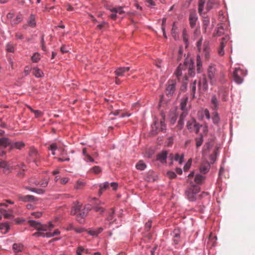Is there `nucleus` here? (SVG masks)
<instances>
[{
    "label": "nucleus",
    "mask_w": 255,
    "mask_h": 255,
    "mask_svg": "<svg viewBox=\"0 0 255 255\" xmlns=\"http://www.w3.org/2000/svg\"><path fill=\"white\" fill-rule=\"evenodd\" d=\"M103 204L104 203H102L101 202H99V203H97L96 205L94 207V210L97 212H100V213H103L105 211V209L102 207L100 206V205Z\"/></svg>",
    "instance_id": "29"
},
{
    "label": "nucleus",
    "mask_w": 255,
    "mask_h": 255,
    "mask_svg": "<svg viewBox=\"0 0 255 255\" xmlns=\"http://www.w3.org/2000/svg\"><path fill=\"white\" fill-rule=\"evenodd\" d=\"M192 160L190 159L188 160V162L186 163L183 167V169L185 171H187L190 168L191 165Z\"/></svg>",
    "instance_id": "53"
},
{
    "label": "nucleus",
    "mask_w": 255,
    "mask_h": 255,
    "mask_svg": "<svg viewBox=\"0 0 255 255\" xmlns=\"http://www.w3.org/2000/svg\"><path fill=\"white\" fill-rule=\"evenodd\" d=\"M25 189L27 190H28L29 191H32V192H36L39 194H43L45 192V190H44L42 189H35V188H30V187H26Z\"/></svg>",
    "instance_id": "36"
},
{
    "label": "nucleus",
    "mask_w": 255,
    "mask_h": 255,
    "mask_svg": "<svg viewBox=\"0 0 255 255\" xmlns=\"http://www.w3.org/2000/svg\"><path fill=\"white\" fill-rule=\"evenodd\" d=\"M0 168L3 169V171L5 174H8L12 169V167L4 161L0 162Z\"/></svg>",
    "instance_id": "15"
},
{
    "label": "nucleus",
    "mask_w": 255,
    "mask_h": 255,
    "mask_svg": "<svg viewBox=\"0 0 255 255\" xmlns=\"http://www.w3.org/2000/svg\"><path fill=\"white\" fill-rule=\"evenodd\" d=\"M130 69L129 67H120L115 71L116 75L118 76H122L124 74L128 72Z\"/></svg>",
    "instance_id": "22"
},
{
    "label": "nucleus",
    "mask_w": 255,
    "mask_h": 255,
    "mask_svg": "<svg viewBox=\"0 0 255 255\" xmlns=\"http://www.w3.org/2000/svg\"><path fill=\"white\" fill-rule=\"evenodd\" d=\"M183 40L186 43L188 41V36H187V33H186V31L185 30H184L183 31Z\"/></svg>",
    "instance_id": "64"
},
{
    "label": "nucleus",
    "mask_w": 255,
    "mask_h": 255,
    "mask_svg": "<svg viewBox=\"0 0 255 255\" xmlns=\"http://www.w3.org/2000/svg\"><path fill=\"white\" fill-rule=\"evenodd\" d=\"M229 40V37L228 36H225L222 38V41L220 43V47L224 48L225 46V43Z\"/></svg>",
    "instance_id": "45"
},
{
    "label": "nucleus",
    "mask_w": 255,
    "mask_h": 255,
    "mask_svg": "<svg viewBox=\"0 0 255 255\" xmlns=\"http://www.w3.org/2000/svg\"><path fill=\"white\" fill-rule=\"evenodd\" d=\"M28 25L30 27H34L36 25L35 16L33 14H31L27 21Z\"/></svg>",
    "instance_id": "26"
},
{
    "label": "nucleus",
    "mask_w": 255,
    "mask_h": 255,
    "mask_svg": "<svg viewBox=\"0 0 255 255\" xmlns=\"http://www.w3.org/2000/svg\"><path fill=\"white\" fill-rule=\"evenodd\" d=\"M85 183L80 181H78L76 184L75 185V188L76 189H81L84 186Z\"/></svg>",
    "instance_id": "51"
},
{
    "label": "nucleus",
    "mask_w": 255,
    "mask_h": 255,
    "mask_svg": "<svg viewBox=\"0 0 255 255\" xmlns=\"http://www.w3.org/2000/svg\"><path fill=\"white\" fill-rule=\"evenodd\" d=\"M200 127V125L194 119H191L187 122V128L191 132L194 131L196 133H198Z\"/></svg>",
    "instance_id": "9"
},
{
    "label": "nucleus",
    "mask_w": 255,
    "mask_h": 255,
    "mask_svg": "<svg viewBox=\"0 0 255 255\" xmlns=\"http://www.w3.org/2000/svg\"><path fill=\"white\" fill-rule=\"evenodd\" d=\"M115 213V211L114 209L112 208L111 209V212L110 213L109 216L107 218V220L108 221H111L113 219V216Z\"/></svg>",
    "instance_id": "56"
},
{
    "label": "nucleus",
    "mask_w": 255,
    "mask_h": 255,
    "mask_svg": "<svg viewBox=\"0 0 255 255\" xmlns=\"http://www.w3.org/2000/svg\"><path fill=\"white\" fill-rule=\"evenodd\" d=\"M196 84L197 81L195 80L190 86V89L191 91V94L193 95V97H194L195 92H196Z\"/></svg>",
    "instance_id": "43"
},
{
    "label": "nucleus",
    "mask_w": 255,
    "mask_h": 255,
    "mask_svg": "<svg viewBox=\"0 0 255 255\" xmlns=\"http://www.w3.org/2000/svg\"><path fill=\"white\" fill-rule=\"evenodd\" d=\"M60 49L63 53H67L69 51L68 48L65 45L62 46Z\"/></svg>",
    "instance_id": "62"
},
{
    "label": "nucleus",
    "mask_w": 255,
    "mask_h": 255,
    "mask_svg": "<svg viewBox=\"0 0 255 255\" xmlns=\"http://www.w3.org/2000/svg\"><path fill=\"white\" fill-rule=\"evenodd\" d=\"M187 115V112H183L180 115L179 120L178 122L177 127L179 129L182 128L184 125V120Z\"/></svg>",
    "instance_id": "18"
},
{
    "label": "nucleus",
    "mask_w": 255,
    "mask_h": 255,
    "mask_svg": "<svg viewBox=\"0 0 255 255\" xmlns=\"http://www.w3.org/2000/svg\"><path fill=\"white\" fill-rule=\"evenodd\" d=\"M85 251L82 247H79L77 250L76 253L77 255H82V253Z\"/></svg>",
    "instance_id": "58"
},
{
    "label": "nucleus",
    "mask_w": 255,
    "mask_h": 255,
    "mask_svg": "<svg viewBox=\"0 0 255 255\" xmlns=\"http://www.w3.org/2000/svg\"><path fill=\"white\" fill-rule=\"evenodd\" d=\"M210 165L208 162H203L200 166V171L201 173L205 174L210 169Z\"/></svg>",
    "instance_id": "17"
},
{
    "label": "nucleus",
    "mask_w": 255,
    "mask_h": 255,
    "mask_svg": "<svg viewBox=\"0 0 255 255\" xmlns=\"http://www.w3.org/2000/svg\"><path fill=\"white\" fill-rule=\"evenodd\" d=\"M184 155L183 154L180 155L179 154H176L174 157V160L178 161L180 164H181L183 162Z\"/></svg>",
    "instance_id": "44"
},
{
    "label": "nucleus",
    "mask_w": 255,
    "mask_h": 255,
    "mask_svg": "<svg viewBox=\"0 0 255 255\" xmlns=\"http://www.w3.org/2000/svg\"><path fill=\"white\" fill-rule=\"evenodd\" d=\"M151 128V133L152 135H156L160 131L165 132L166 130V125L165 124L164 118H162L160 123L155 122L154 125H152Z\"/></svg>",
    "instance_id": "6"
},
{
    "label": "nucleus",
    "mask_w": 255,
    "mask_h": 255,
    "mask_svg": "<svg viewBox=\"0 0 255 255\" xmlns=\"http://www.w3.org/2000/svg\"><path fill=\"white\" fill-rule=\"evenodd\" d=\"M112 113L116 116L120 115V117H122V118L126 117V116L129 117L130 116V114L126 113V112H122L121 110H116L114 112H113Z\"/></svg>",
    "instance_id": "31"
},
{
    "label": "nucleus",
    "mask_w": 255,
    "mask_h": 255,
    "mask_svg": "<svg viewBox=\"0 0 255 255\" xmlns=\"http://www.w3.org/2000/svg\"><path fill=\"white\" fill-rule=\"evenodd\" d=\"M204 179H205L204 176H203L201 175L198 174L195 176L194 181L197 184H201L202 183Z\"/></svg>",
    "instance_id": "33"
},
{
    "label": "nucleus",
    "mask_w": 255,
    "mask_h": 255,
    "mask_svg": "<svg viewBox=\"0 0 255 255\" xmlns=\"http://www.w3.org/2000/svg\"><path fill=\"white\" fill-rule=\"evenodd\" d=\"M40 55L38 53H35L31 57L33 62H37L40 60Z\"/></svg>",
    "instance_id": "48"
},
{
    "label": "nucleus",
    "mask_w": 255,
    "mask_h": 255,
    "mask_svg": "<svg viewBox=\"0 0 255 255\" xmlns=\"http://www.w3.org/2000/svg\"><path fill=\"white\" fill-rule=\"evenodd\" d=\"M37 154V151L35 148H31L29 155L30 156L33 157L34 159L36 158V156Z\"/></svg>",
    "instance_id": "50"
},
{
    "label": "nucleus",
    "mask_w": 255,
    "mask_h": 255,
    "mask_svg": "<svg viewBox=\"0 0 255 255\" xmlns=\"http://www.w3.org/2000/svg\"><path fill=\"white\" fill-rule=\"evenodd\" d=\"M11 141L7 137H3L0 138V149H5L6 147L10 148Z\"/></svg>",
    "instance_id": "13"
},
{
    "label": "nucleus",
    "mask_w": 255,
    "mask_h": 255,
    "mask_svg": "<svg viewBox=\"0 0 255 255\" xmlns=\"http://www.w3.org/2000/svg\"><path fill=\"white\" fill-rule=\"evenodd\" d=\"M19 200L27 202H34L36 200V198L32 195H26L23 196L22 195H18L17 196Z\"/></svg>",
    "instance_id": "14"
},
{
    "label": "nucleus",
    "mask_w": 255,
    "mask_h": 255,
    "mask_svg": "<svg viewBox=\"0 0 255 255\" xmlns=\"http://www.w3.org/2000/svg\"><path fill=\"white\" fill-rule=\"evenodd\" d=\"M210 24V20L209 18L207 17H205L203 20V27L204 29V31L205 33H210L211 29L213 28V25H212L210 28H208V26Z\"/></svg>",
    "instance_id": "12"
},
{
    "label": "nucleus",
    "mask_w": 255,
    "mask_h": 255,
    "mask_svg": "<svg viewBox=\"0 0 255 255\" xmlns=\"http://www.w3.org/2000/svg\"><path fill=\"white\" fill-rule=\"evenodd\" d=\"M109 187V183L108 182H105L104 183L100 185V188H101V190H105L107 189Z\"/></svg>",
    "instance_id": "55"
},
{
    "label": "nucleus",
    "mask_w": 255,
    "mask_h": 255,
    "mask_svg": "<svg viewBox=\"0 0 255 255\" xmlns=\"http://www.w3.org/2000/svg\"><path fill=\"white\" fill-rule=\"evenodd\" d=\"M189 22L190 25L191 27H194L195 26L196 21L197 20V16L195 12H191L189 15Z\"/></svg>",
    "instance_id": "19"
},
{
    "label": "nucleus",
    "mask_w": 255,
    "mask_h": 255,
    "mask_svg": "<svg viewBox=\"0 0 255 255\" xmlns=\"http://www.w3.org/2000/svg\"><path fill=\"white\" fill-rule=\"evenodd\" d=\"M31 215L34 216L36 218H39L42 216V212H36L31 213Z\"/></svg>",
    "instance_id": "59"
},
{
    "label": "nucleus",
    "mask_w": 255,
    "mask_h": 255,
    "mask_svg": "<svg viewBox=\"0 0 255 255\" xmlns=\"http://www.w3.org/2000/svg\"><path fill=\"white\" fill-rule=\"evenodd\" d=\"M224 33V29L222 27H219L214 33L213 36L214 37L220 36Z\"/></svg>",
    "instance_id": "40"
},
{
    "label": "nucleus",
    "mask_w": 255,
    "mask_h": 255,
    "mask_svg": "<svg viewBox=\"0 0 255 255\" xmlns=\"http://www.w3.org/2000/svg\"><path fill=\"white\" fill-rule=\"evenodd\" d=\"M177 27L176 26L175 23L173 24L172 29L171 31V34L175 40H177L178 38V35L176 32Z\"/></svg>",
    "instance_id": "34"
},
{
    "label": "nucleus",
    "mask_w": 255,
    "mask_h": 255,
    "mask_svg": "<svg viewBox=\"0 0 255 255\" xmlns=\"http://www.w3.org/2000/svg\"><path fill=\"white\" fill-rule=\"evenodd\" d=\"M33 74L37 78L41 77L43 76L42 72L37 68H34L32 71Z\"/></svg>",
    "instance_id": "32"
},
{
    "label": "nucleus",
    "mask_w": 255,
    "mask_h": 255,
    "mask_svg": "<svg viewBox=\"0 0 255 255\" xmlns=\"http://www.w3.org/2000/svg\"><path fill=\"white\" fill-rule=\"evenodd\" d=\"M212 146V144L210 143V142L206 143L203 149V152L204 153H205L207 151H208Z\"/></svg>",
    "instance_id": "49"
},
{
    "label": "nucleus",
    "mask_w": 255,
    "mask_h": 255,
    "mask_svg": "<svg viewBox=\"0 0 255 255\" xmlns=\"http://www.w3.org/2000/svg\"><path fill=\"white\" fill-rule=\"evenodd\" d=\"M49 182V180L47 179H44L40 182H36V185H39L41 187H45L47 186Z\"/></svg>",
    "instance_id": "42"
},
{
    "label": "nucleus",
    "mask_w": 255,
    "mask_h": 255,
    "mask_svg": "<svg viewBox=\"0 0 255 255\" xmlns=\"http://www.w3.org/2000/svg\"><path fill=\"white\" fill-rule=\"evenodd\" d=\"M246 75L244 70L240 68H236L233 72V80L238 84H241L243 82V77Z\"/></svg>",
    "instance_id": "7"
},
{
    "label": "nucleus",
    "mask_w": 255,
    "mask_h": 255,
    "mask_svg": "<svg viewBox=\"0 0 255 255\" xmlns=\"http://www.w3.org/2000/svg\"><path fill=\"white\" fill-rule=\"evenodd\" d=\"M25 146V144L22 141H18L12 143L11 142L10 148V150H11L13 148H16L17 149H21Z\"/></svg>",
    "instance_id": "21"
},
{
    "label": "nucleus",
    "mask_w": 255,
    "mask_h": 255,
    "mask_svg": "<svg viewBox=\"0 0 255 255\" xmlns=\"http://www.w3.org/2000/svg\"><path fill=\"white\" fill-rule=\"evenodd\" d=\"M214 2L212 0H209L207 3L206 9L207 11L210 10L213 7Z\"/></svg>",
    "instance_id": "52"
},
{
    "label": "nucleus",
    "mask_w": 255,
    "mask_h": 255,
    "mask_svg": "<svg viewBox=\"0 0 255 255\" xmlns=\"http://www.w3.org/2000/svg\"><path fill=\"white\" fill-rule=\"evenodd\" d=\"M6 51L8 52H13L14 51V47L11 43H8L6 45Z\"/></svg>",
    "instance_id": "47"
},
{
    "label": "nucleus",
    "mask_w": 255,
    "mask_h": 255,
    "mask_svg": "<svg viewBox=\"0 0 255 255\" xmlns=\"http://www.w3.org/2000/svg\"><path fill=\"white\" fill-rule=\"evenodd\" d=\"M4 228L6 229V232L9 230V226L7 223L0 225V229Z\"/></svg>",
    "instance_id": "60"
},
{
    "label": "nucleus",
    "mask_w": 255,
    "mask_h": 255,
    "mask_svg": "<svg viewBox=\"0 0 255 255\" xmlns=\"http://www.w3.org/2000/svg\"><path fill=\"white\" fill-rule=\"evenodd\" d=\"M168 177L170 179L175 178L176 177V174L172 171H169L167 173Z\"/></svg>",
    "instance_id": "57"
},
{
    "label": "nucleus",
    "mask_w": 255,
    "mask_h": 255,
    "mask_svg": "<svg viewBox=\"0 0 255 255\" xmlns=\"http://www.w3.org/2000/svg\"><path fill=\"white\" fill-rule=\"evenodd\" d=\"M198 90L201 92H205L208 88L207 79L205 76L199 80L198 82Z\"/></svg>",
    "instance_id": "10"
},
{
    "label": "nucleus",
    "mask_w": 255,
    "mask_h": 255,
    "mask_svg": "<svg viewBox=\"0 0 255 255\" xmlns=\"http://www.w3.org/2000/svg\"><path fill=\"white\" fill-rule=\"evenodd\" d=\"M195 142L196 147H199L202 144L203 142V136L201 135L199 137H196L195 138Z\"/></svg>",
    "instance_id": "41"
},
{
    "label": "nucleus",
    "mask_w": 255,
    "mask_h": 255,
    "mask_svg": "<svg viewBox=\"0 0 255 255\" xmlns=\"http://www.w3.org/2000/svg\"><path fill=\"white\" fill-rule=\"evenodd\" d=\"M185 69H188V74L192 76L194 75V70L193 68V63L191 62L190 59L186 58L185 59Z\"/></svg>",
    "instance_id": "11"
},
{
    "label": "nucleus",
    "mask_w": 255,
    "mask_h": 255,
    "mask_svg": "<svg viewBox=\"0 0 255 255\" xmlns=\"http://www.w3.org/2000/svg\"><path fill=\"white\" fill-rule=\"evenodd\" d=\"M180 232L179 229H175L172 233L173 241L175 244H177L180 241Z\"/></svg>",
    "instance_id": "20"
},
{
    "label": "nucleus",
    "mask_w": 255,
    "mask_h": 255,
    "mask_svg": "<svg viewBox=\"0 0 255 255\" xmlns=\"http://www.w3.org/2000/svg\"><path fill=\"white\" fill-rule=\"evenodd\" d=\"M81 208L82 204L77 202L71 210V214L76 215V220L81 224L84 223L85 218L91 210V206L89 205H86L83 209Z\"/></svg>",
    "instance_id": "3"
},
{
    "label": "nucleus",
    "mask_w": 255,
    "mask_h": 255,
    "mask_svg": "<svg viewBox=\"0 0 255 255\" xmlns=\"http://www.w3.org/2000/svg\"><path fill=\"white\" fill-rule=\"evenodd\" d=\"M60 232L58 229L54 230L53 233H51L50 231H48L47 234V238H51L55 236L58 235L60 234Z\"/></svg>",
    "instance_id": "46"
},
{
    "label": "nucleus",
    "mask_w": 255,
    "mask_h": 255,
    "mask_svg": "<svg viewBox=\"0 0 255 255\" xmlns=\"http://www.w3.org/2000/svg\"><path fill=\"white\" fill-rule=\"evenodd\" d=\"M88 233L93 236H97L98 235L96 230L94 229H90L88 231Z\"/></svg>",
    "instance_id": "54"
},
{
    "label": "nucleus",
    "mask_w": 255,
    "mask_h": 255,
    "mask_svg": "<svg viewBox=\"0 0 255 255\" xmlns=\"http://www.w3.org/2000/svg\"><path fill=\"white\" fill-rule=\"evenodd\" d=\"M167 152L164 151L159 153L157 156V160L160 161L161 162L163 163L166 162L167 158Z\"/></svg>",
    "instance_id": "23"
},
{
    "label": "nucleus",
    "mask_w": 255,
    "mask_h": 255,
    "mask_svg": "<svg viewBox=\"0 0 255 255\" xmlns=\"http://www.w3.org/2000/svg\"><path fill=\"white\" fill-rule=\"evenodd\" d=\"M69 180V178L64 177V178H61L60 179V182L61 184H65L66 183H67L68 182Z\"/></svg>",
    "instance_id": "63"
},
{
    "label": "nucleus",
    "mask_w": 255,
    "mask_h": 255,
    "mask_svg": "<svg viewBox=\"0 0 255 255\" xmlns=\"http://www.w3.org/2000/svg\"><path fill=\"white\" fill-rule=\"evenodd\" d=\"M23 19V16L21 14L19 13L17 15L15 18L13 19L10 21L11 25H16L20 23Z\"/></svg>",
    "instance_id": "25"
},
{
    "label": "nucleus",
    "mask_w": 255,
    "mask_h": 255,
    "mask_svg": "<svg viewBox=\"0 0 255 255\" xmlns=\"http://www.w3.org/2000/svg\"><path fill=\"white\" fill-rule=\"evenodd\" d=\"M29 224L37 230L39 232V237H42L47 238L48 232L50 231L54 228V225L51 222H49L48 225H43L39 222L30 220Z\"/></svg>",
    "instance_id": "4"
},
{
    "label": "nucleus",
    "mask_w": 255,
    "mask_h": 255,
    "mask_svg": "<svg viewBox=\"0 0 255 255\" xmlns=\"http://www.w3.org/2000/svg\"><path fill=\"white\" fill-rule=\"evenodd\" d=\"M200 191V188L195 185H192L185 191L187 198L190 201H195L196 200V194Z\"/></svg>",
    "instance_id": "5"
},
{
    "label": "nucleus",
    "mask_w": 255,
    "mask_h": 255,
    "mask_svg": "<svg viewBox=\"0 0 255 255\" xmlns=\"http://www.w3.org/2000/svg\"><path fill=\"white\" fill-rule=\"evenodd\" d=\"M207 75L212 85H217L218 82L222 84L226 81L224 73L222 71L218 70L214 65H210L208 67Z\"/></svg>",
    "instance_id": "2"
},
{
    "label": "nucleus",
    "mask_w": 255,
    "mask_h": 255,
    "mask_svg": "<svg viewBox=\"0 0 255 255\" xmlns=\"http://www.w3.org/2000/svg\"><path fill=\"white\" fill-rule=\"evenodd\" d=\"M91 172L98 174L102 171L101 167L99 166H95L90 169Z\"/></svg>",
    "instance_id": "38"
},
{
    "label": "nucleus",
    "mask_w": 255,
    "mask_h": 255,
    "mask_svg": "<svg viewBox=\"0 0 255 255\" xmlns=\"http://www.w3.org/2000/svg\"><path fill=\"white\" fill-rule=\"evenodd\" d=\"M109 9L111 12L119 13L120 14H122L125 13V11L123 10V7L122 6H119L118 7H112L110 8Z\"/></svg>",
    "instance_id": "28"
},
{
    "label": "nucleus",
    "mask_w": 255,
    "mask_h": 255,
    "mask_svg": "<svg viewBox=\"0 0 255 255\" xmlns=\"http://www.w3.org/2000/svg\"><path fill=\"white\" fill-rule=\"evenodd\" d=\"M185 70V62H184V64L182 65L181 63L179 64L178 67H177L176 71L175 72V74L176 76L178 78L182 75V70Z\"/></svg>",
    "instance_id": "24"
},
{
    "label": "nucleus",
    "mask_w": 255,
    "mask_h": 255,
    "mask_svg": "<svg viewBox=\"0 0 255 255\" xmlns=\"http://www.w3.org/2000/svg\"><path fill=\"white\" fill-rule=\"evenodd\" d=\"M205 1L206 0H199L198 12L200 15L202 14Z\"/></svg>",
    "instance_id": "35"
},
{
    "label": "nucleus",
    "mask_w": 255,
    "mask_h": 255,
    "mask_svg": "<svg viewBox=\"0 0 255 255\" xmlns=\"http://www.w3.org/2000/svg\"><path fill=\"white\" fill-rule=\"evenodd\" d=\"M211 104L212 109L216 111L219 108V101L215 95L212 96L211 100Z\"/></svg>",
    "instance_id": "16"
},
{
    "label": "nucleus",
    "mask_w": 255,
    "mask_h": 255,
    "mask_svg": "<svg viewBox=\"0 0 255 255\" xmlns=\"http://www.w3.org/2000/svg\"><path fill=\"white\" fill-rule=\"evenodd\" d=\"M202 41L203 38L201 37L196 43L199 52L197 57V70L199 71H200V67L202 65V59H204L205 61H208L210 58L209 41L205 40L203 43H202Z\"/></svg>",
    "instance_id": "1"
},
{
    "label": "nucleus",
    "mask_w": 255,
    "mask_h": 255,
    "mask_svg": "<svg viewBox=\"0 0 255 255\" xmlns=\"http://www.w3.org/2000/svg\"><path fill=\"white\" fill-rule=\"evenodd\" d=\"M212 120L214 124L215 125H218L219 123L220 119L217 112H215L214 113V116L212 118Z\"/></svg>",
    "instance_id": "39"
},
{
    "label": "nucleus",
    "mask_w": 255,
    "mask_h": 255,
    "mask_svg": "<svg viewBox=\"0 0 255 255\" xmlns=\"http://www.w3.org/2000/svg\"><path fill=\"white\" fill-rule=\"evenodd\" d=\"M85 160L87 162H94V159L88 154H86V156H85Z\"/></svg>",
    "instance_id": "61"
},
{
    "label": "nucleus",
    "mask_w": 255,
    "mask_h": 255,
    "mask_svg": "<svg viewBox=\"0 0 255 255\" xmlns=\"http://www.w3.org/2000/svg\"><path fill=\"white\" fill-rule=\"evenodd\" d=\"M188 98L185 97L183 98L181 100V109L183 111V112H187V108L186 105L188 102Z\"/></svg>",
    "instance_id": "27"
},
{
    "label": "nucleus",
    "mask_w": 255,
    "mask_h": 255,
    "mask_svg": "<svg viewBox=\"0 0 255 255\" xmlns=\"http://www.w3.org/2000/svg\"><path fill=\"white\" fill-rule=\"evenodd\" d=\"M12 249L15 253H18L22 251L23 246L21 244H14Z\"/></svg>",
    "instance_id": "30"
},
{
    "label": "nucleus",
    "mask_w": 255,
    "mask_h": 255,
    "mask_svg": "<svg viewBox=\"0 0 255 255\" xmlns=\"http://www.w3.org/2000/svg\"><path fill=\"white\" fill-rule=\"evenodd\" d=\"M176 82L174 80H169L167 81L165 94L168 97L173 96L176 91Z\"/></svg>",
    "instance_id": "8"
},
{
    "label": "nucleus",
    "mask_w": 255,
    "mask_h": 255,
    "mask_svg": "<svg viewBox=\"0 0 255 255\" xmlns=\"http://www.w3.org/2000/svg\"><path fill=\"white\" fill-rule=\"evenodd\" d=\"M146 166L145 164L142 160H139L136 165V168L140 170H143Z\"/></svg>",
    "instance_id": "37"
}]
</instances>
